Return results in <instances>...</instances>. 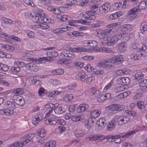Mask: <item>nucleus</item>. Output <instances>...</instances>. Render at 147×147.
<instances>
[{
	"label": "nucleus",
	"mask_w": 147,
	"mask_h": 147,
	"mask_svg": "<svg viewBox=\"0 0 147 147\" xmlns=\"http://www.w3.org/2000/svg\"><path fill=\"white\" fill-rule=\"evenodd\" d=\"M2 49H5L9 51H12L14 50V47L8 44H3Z\"/></svg>",
	"instance_id": "nucleus-52"
},
{
	"label": "nucleus",
	"mask_w": 147,
	"mask_h": 147,
	"mask_svg": "<svg viewBox=\"0 0 147 147\" xmlns=\"http://www.w3.org/2000/svg\"><path fill=\"white\" fill-rule=\"evenodd\" d=\"M14 65H17L18 67H24L25 66H27V64L24 62L20 61H15L14 62Z\"/></svg>",
	"instance_id": "nucleus-50"
},
{
	"label": "nucleus",
	"mask_w": 147,
	"mask_h": 147,
	"mask_svg": "<svg viewBox=\"0 0 147 147\" xmlns=\"http://www.w3.org/2000/svg\"><path fill=\"white\" fill-rule=\"evenodd\" d=\"M55 108L54 112L56 114L60 115L63 113V108L61 107H58Z\"/></svg>",
	"instance_id": "nucleus-56"
},
{
	"label": "nucleus",
	"mask_w": 147,
	"mask_h": 147,
	"mask_svg": "<svg viewBox=\"0 0 147 147\" xmlns=\"http://www.w3.org/2000/svg\"><path fill=\"white\" fill-rule=\"evenodd\" d=\"M140 11L136 6L131 9L128 13V15L133 19L135 18L138 16V12Z\"/></svg>",
	"instance_id": "nucleus-19"
},
{
	"label": "nucleus",
	"mask_w": 147,
	"mask_h": 147,
	"mask_svg": "<svg viewBox=\"0 0 147 147\" xmlns=\"http://www.w3.org/2000/svg\"><path fill=\"white\" fill-rule=\"evenodd\" d=\"M120 136L119 135L116 136L113 135L110 137V138L111 139V142H114L115 143H118L120 142L121 139L120 138Z\"/></svg>",
	"instance_id": "nucleus-42"
},
{
	"label": "nucleus",
	"mask_w": 147,
	"mask_h": 147,
	"mask_svg": "<svg viewBox=\"0 0 147 147\" xmlns=\"http://www.w3.org/2000/svg\"><path fill=\"white\" fill-rule=\"evenodd\" d=\"M89 108L88 105L85 103L80 104L76 109V111L78 113H81L87 110Z\"/></svg>",
	"instance_id": "nucleus-21"
},
{
	"label": "nucleus",
	"mask_w": 147,
	"mask_h": 147,
	"mask_svg": "<svg viewBox=\"0 0 147 147\" xmlns=\"http://www.w3.org/2000/svg\"><path fill=\"white\" fill-rule=\"evenodd\" d=\"M95 18L93 12L90 11H88L87 16L85 17V19L86 20H94Z\"/></svg>",
	"instance_id": "nucleus-38"
},
{
	"label": "nucleus",
	"mask_w": 147,
	"mask_h": 147,
	"mask_svg": "<svg viewBox=\"0 0 147 147\" xmlns=\"http://www.w3.org/2000/svg\"><path fill=\"white\" fill-rule=\"evenodd\" d=\"M130 82V78L128 77H121L118 78L117 80V83L118 84L122 85H127Z\"/></svg>",
	"instance_id": "nucleus-11"
},
{
	"label": "nucleus",
	"mask_w": 147,
	"mask_h": 147,
	"mask_svg": "<svg viewBox=\"0 0 147 147\" xmlns=\"http://www.w3.org/2000/svg\"><path fill=\"white\" fill-rule=\"evenodd\" d=\"M83 24H89V22L86 20L82 19L79 20H71L68 22V24L71 26H77L76 22Z\"/></svg>",
	"instance_id": "nucleus-16"
},
{
	"label": "nucleus",
	"mask_w": 147,
	"mask_h": 147,
	"mask_svg": "<svg viewBox=\"0 0 147 147\" xmlns=\"http://www.w3.org/2000/svg\"><path fill=\"white\" fill-rule=\"evenodd\" d=\"M59 106V104L58 103H55V104H53L52 103H50L49 104H47L45 105V107L47 109H49L50 108H53L54 107Z\"/></svg>",
	"instance_id": "nucleus-63"
},
{
	"label": "nucleus",
	"mask_w": 147,
	"mask_h": 147,
	"mask_svg": "<svg viewBox=\"0 0 147 147\" xmlns=\"http://www.w3.org/2000/svg\"><path fill=\"white\" fill-rule=\"evenodd\" d=\"M1 22L3 24L8 25H11L13 24L12 20L4 17H2L1 18Z\"/></svg>",
	"instance_id": "nucleus-44"
},
{
	"label": "nucleus",
	"mask_w": 147,
	"mask_h": 147,
	"mask_svg": "<svg viewBox=\"0 0 147 147\" xmlns=\"http://www.w3.org/2000/svg\"><path fill=\"white\" fill-rule=\"evenodd\" d=\"M11 70L12 74H16L20 71V68L18 67H13L11 69Z\"/></svg>",
	"instance_id": "nucleus-61"
},
{
	"label": "nucleus",
	"mask_w": 147,
	"mask_h": 147,
	"mask_svg": "<svg viewBox=\"0 0 147 147\" xmlns=\"http://www.w3.org/2000/svg\"><path fill=\"white\" fill-rule=\"evenodd\" d=\"M115 30L114 28L107 29L103 30L98 29L96 30L94 34L101 39V41L104 45L110 46L121 39L125 34L124 33L117 34L112 37L108 36V34L111 35L115 33Z\"/></svg>",
	"instance_id": "nucleus-1"
},
{
	"label": "nucleus",
	"mask_w": 147,
	"mask_h": 147,
	"mask_svg": "<svg viewBox=\"0 0 147 147\" xmlns=\"http://www.w3.org/2000/svg\"><path fill=\"white\" fill-rule=\"evenodd\" d=\"M68 50L70 51V53H69V51H67V50L62 51L61 53V56L62 57H74V55L71 53H71V51L69 50V49Z\"/></svg>",
	"instance_id": "nucleus-41"
},
{
	"label": "nucleus",
	"mask_w": 147,
	"mask_h": 147,
	"mask_svg": "<svg viewBox=\"0 0 147 147\" xmlns=\"http://www.w3.org/2000/svg\"><path fill=\"white\" fill-rule=\"evenodd\" d=\"M62 9V7H60L59 9H56L53 8L52 6H49L48 7L47 9L49 11H52L53 13L56 14H59L61 12V11L60 10Z\"/></svg>",
	"instance_id": "nucleus-34"
},
{
	"label": "nucleus",
	"mask_w": 147,
	"mask_h": 147,
	"mask_svg": "<svg viewBox=\"0 0 147 147\" xmlns=\"http://www.w3.org/2000/svg\"><path fill=\"white\" fill-rule=\"evenodd\" d=\"M105 117L100 118L97 120L95 126L96 130L99 131L103 129L105 126Z\"/></svg>",
	"instance_id": "nucleus-10"
},
{
	"label": "nucleus",
	"mask_w": 147,
	"mask_h": 147,
	"mask_svg": "<svg viewBox=\"0 0 147 147\" xmlns=\"http://www.w3.org/2000/svg\"><path fill=\"white\" fill-rule=\"evenodd\" d=\"M117 48L118 51L121 53L124 52L127 49L126 44L124 42L119 43L118 45Z\"/></svg>",
	"instance_id": "nucleus-31"
},
{
	"label": "nucleus",
	"mask_w": 147,
	"mask_h": 147,
	"mask_svg": "<svg viewBox=\"0 0 147 147\" xmlns=\"http://www.w3.org/2000/svg\"><path fill=\"white\" fill-rule=\"evenodd\" d=\"M83 118V115H76L72 116L71 117V120L74 121H79Z\"/></svg>",
	"instance_id": "nucleus-47"
},
{
	"label": "nucleus",
	"mask_w": 147,
	"mask_h": 147,
	"mask_svg": "<svg viewBox=\"0 0 147 147\" xmlns=\"http://www.w3.org/2000/svg\"><path fill=\"white\" fill-rule=\"evenodd\" d=\"M144 77V74L141 72H138L135 73L134 76L135 79L138 81L143 79Z\"/></svg>",
	"instance_id": "nucleus-45"
},
{
	"label": "nucleus",
	"mask_w": 147,
	"mask_h": 147,
	"mask_svg": "<svg viewBox=\"0 0 147 147\" xmlns=\"http://www.w3.org/2000/svg\"><path fill=\"white\" fill-rule=\"evenodd\" d=\"M38 23H40V24L37 25L36 27L37 28H41L42 29H47L49 28V26L48 24L44 22H41V20Z\"/></svg>",
	"instance_id": "nucleus-37"
},
{
	"label": "nucleus",
	"mask_w": 147,
	"mask_h": 147,
	"mask_svg": "<svg viewBox=\"0 0 147 147\" xmlns=\"http://www.w3.org/2000/svg\"><path fill=\"white\" fill-rule=\"evenodd\" d=\"M53 109H51L49 110L46 113L45 115V118H49L46 119H53V118H54V117H56V116L52 114Z\"/></svg>",
	"instance_id": "nucleus-36"
},
{
	"label": "nucleus",
	"mask_w": 147,
	"mask_h": 147,
	"mask_svg": "<svg viewBox=\"0 0 147 147\" xmlns=\"http://www.w3.org/2000/svg\"><path fill=\"white\" fill-rule=\"evenodd\" d=\"M84 68L86 71L88 72H90L94 70V67L90 64H87L84 67Z\"/></svg>",
	"instance_id": "nucleus-60"
},
{
	"label": "nucleus",
	"mask_w": 147,
	"mask_h": 147,
	"mask_svg": "<svg viewBox=\"0 0 147 147\" xmlns=\"http://www.w3.org/2000/svg\"><path fill=\"white\" fill-rule=\"evenodd\" d=\"M90 93L94 98H97L100 95V91L97 90L95 87H93L90 89Z\"/></svg>",
	"instance_id": "nucleus-30"
},
{
	"label": "nucleus",
	"mask_w": 147,
	"mask_h": 147,
	"mask_svg": "<svg viewBox=\"0 0 147 147\" xmlns=\"http://www.w3.org/2000/svg\"><path fill=\"white\" fill-rule=\"evenodd\" d=\"M91 4L90 5V8L92 9H96L98 7V4L94 0H92L91 1Z\"/></svg>",
	"instance_id": "nucleus-57"
},
{
	"label": "nucleus",
	"mask_w": 147,
	"mask_h": 147,
	"mask_svg": "<svg viewBox=\"0 0 147 147\" xmlns=\"http://www.w3.org/2000/svg\"><path fill=\"white\" fill-rule=\"evenodd\" d=\"M111 60L110 59H109L104 60L99 62L97 64V65L98 67H107V63H111Z\"/></svg>",
	"instance_id": "nucleus-33"
},
{
	"label": "nucleus",
	"mask_w": 147,
	"mask_h": 147,
	"mask_svg": "<svg viewBox=\"0 0 147 147\" xmlns=\"http://www.w3.org/2000/svg\"><path fill=\"white\" fill-rule=\"evenodd\" d=\"M111 8V6L110 3H105L99 6L98 12L100 14H105L109 12Z\"/></svg>",
	"instance_id": "nucleus-5"
},
{
	"label": "nucleus",
	"mask_w": 147,
	"mask_h": 147,
	"mask_svg": "<svg viewBox=\"0 0 147 147\" xmlns=\"http://www.w3.org/2000/svg\"><path fill=\"white\" fill-rule=\"evenodd\" d=\"M26 17H30L33 21L35 22L38 23L40 22V19L41 22L48 23L51 22V19L48 17L47 15L43 12V10L40 9H38L35 12H30L27 11L24 13Z\"/></svg>",
	"instance_id": "nucleus-2"
},
{
	"label": "nucleus",
	"mask_w": 147,
	"mask_h": 147,
	"mask_svg": "<svg viewBox=\"0 0 147 147\" xmlns=\"http://www.w3.org/2000/svg\"><path fill=\"white\" fill-rule=\"evenodd\" d=\"M143 80L139 83V85L142 91L145 92L147 91V85Z\"/></svg>",
	"instance_id": "nucleus-51"
},
{
	"label": "nucleus",
	"mask_w": 147,
	"mask_h": 147,
	"mask_svg": "<svg viewBox=\"0 0 147 147\" xmlns=\"http://www.w3.org/2000/svg\"><path fill=\"white\" fill-rule=\"evenodd\" d=\"M146 55V53L144 51H137L135 53L131 54L130 57L132 60H138L141 57H145Z\"/></svg>",
	"instance_id": "nucleus-7"
},
{
	"label": "nucleus",
	"mask_w": 147,
	"mask_h": 147,
	"mask_svg": "<svg viewBox=\"0 0 147 147\" xmlns=\"http://www.w3.org/2000/svg\"><path fill=\"white\" fill-rule=\"evenodd\" d=\"M43 114L41 113H38L33 117L32 121V123L36 125L38 123L43 119Z\"/></svg>",
	"instance_id": "nucleus-17"
},
{
	"label": "nucleus",
	"mask_w": 147,
	"mask_h": 147,
	"mask_svg": "<svg viewBox=\"0 0 147 147\" xmlns=\"http://www.w3.org/2000/svg\"><path fill=\"white\" fill-rule=\"evenodd\" d=\"M26 35L28 37L30 38H33L35 35L34 32L31 30L28 29L26 30Z\"/></svg>",
	"instance_id": "nucleus-59"
},
{
	"label": "nucleus",
	"mask_w": 147,
	"mask_h": 147,
	"mask_svg": "<svg viewBox=\"0 0 147 147\" xmlns=\"http://www.w3.org/2000/svg\"><path fill=\"white\" fill-rule=\"evenodd\" d=\"M80 78L81 81L84 82L86 81L88 75L86 74L84 71L82 72L79 73Z\"/></svg>",
	"instance_id": "nucleus-55"
},
{
	"label": "nucleus",
	"mask_w": 147,
	"mask_h": 147,
	"mask_svg": "<svg viewBox=\"0 0 147 147\" xmlns=\"http://www.w3.org/2000/svg\"><path fill=\"white\" fill-rule=\"evenodd\" d=\"M46 131L44 129L42 128L37 132V135H35L32 138V140L38 142L42 143V141L40 138L44 137L46 136Z\"/></svg>",
	"instance_id": "nucleus-6"
},
{
	"label": "nucleus",
	"mask_w": 147,
	"mask_h": 147,
	"mask_svg": "<svg viewBox=\"0 0 147 147\" xmlns=\"http://www.w3.org/2000/svg\"><path fill=\"white\" fill-rule=\"evenodd\" d=\"M0 34L1 35L3 36L2 40L6 42H10L11 41L10 39L17 42H21V39L20 38L13 35H11L9 36L6 33L3 32H1Z\"/></svg>",
	"instance_id": "nucleus-4"
},
{
	"label": "nucleus",
	"mask_w": 147,
	"mask_h": 147,
	"mask_svg": "<svg viewBox=\"0 0 147 147\" xmlns=\"http://www.w3.org/2000/svg\"><path fill=\"white\" fill-rule=\"evenodd\" d=\"M100 111L98 109H95L92 111L90 113L91 117L95 118L98 117L100 115Z\"/></svg>",
	"instance_id": "nucleus-43"
},
{
	"label": "nucleus",
	"mask_w": 147,
	"mask_h": 147,
	"mask_svg": "<svg viewBox=\"0 0 147 147\" xmlns=\"http://www.w3.org/2000/svg\"><path fill=\"white\" fill-rule=\"evenodd\" d=\"M59 14H57V16H56L58 20L62 22L67 21L68 18L69 17L68 16L66 15H61Z\"/></svg>",
	"instance_id": "nucleus-39"
},
{
	"label": "nucleus",
	"mask_w": 147,
	"mask_h": 147,
	"mask_svg": "<svg viewBox=\"0 0 147 147\" xmlns=\"http://www.w3.org/2000/svg\"><path fill=\"white\" fill-rule=\"evenodd\" d=\"M73 98L72 94H67L63 96V100L64 102H71Z\"/></svg>",
	"instance_id": "nucleus-35"
},
{
	"label": "nucleus",
	"mask_w": 147,
	"mask_h": 147,
	"mask_svg": "<svg viewBox=\"0 0 147 147\" xmlns=\"http://www.w3.org/2000/svg\"><path fill=\"white\" fill-rule=\"evenodd\" d=\"M90 141H96L98 140H104L106 139L105 137L100 134H93L90 135L88 137Z\"/></svg>",
	"instance_id": "nucleus-12"
},
{
	"label": "nucleus",
	"mask_w": 147,
	"mask_h": 147,
	"mask_svg": "<svg viewBox=\"0 0 147 147\" xmlns=\"http://www.w3.org/2000/svg\"><path fill=\"white\" fill-rule=\"evenodd\" d=\"M69 50L71 51V53H79L80 52H87V49L83 47H79L71 48H69Z\"/></svg>",
	"instance_id": "nucleus-24"
},
{
	"label": "nucleus",
	"mask_w": 147,
	"mask_h": 147,
	"mask_svg": "<svg viewBox=\"0 0 147 147\" xmlns=\"http://www.w3.org/2000/svg\"><path fill=\"white\" fill-rule=\"evenodd\" d=\"M28 70L31 72H36L38 70V67L36 64L29 63L27 64Z\"/></svg>",
	"instance_id": "nucleus-25"
},
{
	"label": "nucleus",
	"mask_w": 147,
	"mask_h": 147,
	"mask_svg": "<svg viewBox=\"0 0 147 147\" xmlns=\"http://www.w3.org/2000/svg\"><path fill=\"white\" fill-rule=\"evenodd\" d=\"M14 102L17 104L21 106L24 105L25 101L24 98L21 96L15 95L13 97Z\"/></svg>",
	"instance_id": "nucleus-13"
},
{
	"label": "nucleus",
	"mask_w": 147,
	"mask_h": 147,
	"mask_svg": "<svg viewBox=\"0 0 147 147\" xmlns=\"http://www.w3.org/2000/svg\"><path fill=\"white\" fill-rule=\"evenodd\" d=\"M131 93V92L129 91H125L119 94L117 96V97L119 98H126L128 96L130 95Z\"/></svg>",
	"instance_id": "nucleus-46"
},
{
	"label": "nucleus",
	"mask_w": 147,
	"mask_h": 147,
	"mask_svg": "<svg viewBox=\"0 0 147 147\" xmlns=\"http://www.w3.org/2000/svg\"><path fill=\"white\" fill-rule=\"evenodd\" d=\"M110 59L111 60V62L114 64H118L121 62L123 60V58L122 55H119L113 57Z\"/></svg>",
	"instance_id": "nucleus-20"
},
{
	"label": "nucleus",
	"mask_w": 147,
	"mask_h": 147,
	"mask_svg": "<svg viewBox=\"0 0 147 147\" xmlns=\"http://www.w3.org/2000/svg\"><path fill=\"white\" fill-rule=\"evenodd\" d=\"M98 42L96 40H85L82 41V45L84 47H91L97 48Z\"/></svg>",
	"instance_id": "nucleus-9"
},
{
	"label": "nucleus",
	"mask_w": 147,
	"mask_h": 147,
	"mask_svg": "<svg viewBox=\"0 0 147 147\" xmlns=\"http://www.w3.org/2000/svg\"><path fill=\"white\" fill-rule=\"evenodd\" d=\"M15 102L10 101H7L5 102V106L7 108L14 111V110L16 107Z\"/></svg>",
	"instance_id": "nucleus-29"
},
{
	"label": "nucleus",
	"mask_w": 147,
	"mask_h": 147,
	"mask_svg": "<svg viewBox=\"0 0 147 147\" xmlns=\"http://www.w3.org/2000/svg\"><path fill=\"white\" fill-rule=\"evenodd\" d=\"M63 89L61 88H58L56 90L50 92L49 93V96L50 97H53L58 94H60L62 91Z\"/></svg>",
	"instance_id": "nucleus-28"
},
{
	"label": "nucleus",
	"mask_w": 147,
	"mask_h": 147,
	"mask_svg": "<svg viewBox=\"0 0 147 147\" xmlns=\"http://www.w3.org/2000/svg\"><path fill=\"white\" fill-rule=\"evenodd\" d=\"M51 57H42L39 58L38 59H33L32 62L35 64H40L45 61L49 62L51 60Z\"/></svg>",
	"instance_id": "nucleus-18"
},
{
	"label": "nucleus",
	"mask_w": 147,
	"mask_h": 147,
	"mask_svg": "<svg viewBox=\"0 0 147 147\" xmlns=\"http://www.w3.org/2000/svg\"><path fill=\"white\" fill-rule=\"evenodd\" d=\"M116 125V120L113 119L109 122L106 127V129L108 131L113 130Z\"/></svg>",
	"instance_id": "nucleus-26"
},
{
	"label": "nucleus",
	"mask_w": 147,
	"mask_h": 147,
	"mask_svg": "<svg viewBox=\"0 0 147 147\" xmlns=\"http://www.w3.org/2000/svg\"><path fill=\"white\" fill-rule=\"evenodd\" d=\"M31 139V137L30 135L28 134L27 136L21 138V140L23 141L22 142L18 141L14 142L15 143L16 147H20L23 146L24 144H25L29 142Z\"/></svg>",
	"instance_id": "nucleus-8"
},
{
	"label": "nucleus",
	"mask_w": 147,
	"mask_h": 147,
	"mask_svg": "<svg viewBox=\"0 0 147 147\" xmlns=\"http://www.w3.org/2000/svg\"><path fill=\"white\" fill-rule=\"evenodd\" d=\"M122 2H117L114 3L113 6L115 9H119L121 7L123 8Z\"/></svg>",
	"instance_id": "nucleus-58"
},
{
	"label": "nucleus",
	"mask_w": 147,
	"mask_h": 147,
	"mask_svg": "<svg viewBox=\"0 0 147 147\" xmlns=\"http://www.w3.org/2000/svg\"><path fill=\"white\" fill-rule=\"evenodd\" d=\"M107 110L109 111H117L118 109L117 104H115L111 105L107 107Z\"/></svg>",
	"instance_id": "nucleus-49"
},
{
	"label": "nucleus",
	"mask_w": 147,
	"mask_h": 147,
	"mask_svg": "<svg viewBox=\"0 0 147 147\" xmlns=\"http://www.w3.org/2000/svg\"><path fill=\"white\" fill-rule=\"evenodd\" d=\"M136 4L137 5L136 6L139 9L140 11V10L143 9L147 8V1H143L139 2H136Z\"/></svg>",
	"instance_id": "nucleus-23"
},
{
	"label": "nucleus",
	"mask_w": 147,
	"mask_h": 147,
	"mask_svg": "<svg viewBox=\"0 0 147 147\" xmlns=\"http://www.w3.org/2000/svg\"><path fill=\"white\" fill-rule=\"evenodd\" d=\"M98 52L103 51L107 53H110L112 52L111 49L109 47H99L98 50Z\"/></svg>",
	"instance_id": "nucleus-53"
},
{
	"label": "nucleus",
	"mask_w": 147,
	"mask_h": 147,
	"mask_svg": "<svg viewBox=\"0 0 147 147\" xmlns=\"http://www.w3.org/2000/svg\"><path fill=\"white\" fill-rule=\"evenodd\" d=\"M14 111L8 109H4L0 110V114L9 116L13 114Z\"/></svg>",
	"instance_id": "nucleus-27"
},
{
	"label": "nucleus",
	"mask_w": 147,
	"mask_h": 147,
	"mask_svg": "<svg viewBox=\"0 0 147 147\" xmlns=\"http://www.w3.org/2000/svg\"><path fill=\"white\" fill-rule=\"evenodd\" d=\"M83 66V63L81 62L75 61L74 63V67L77 69L82 67Z\"/></svg>",
	"instance_id": "nucleus-64"
},
{
	"label": "nucleus",
	"mask_w": 147,
	"mask_h": 147,
	"mask_svg": "<svg viewBox=\"0 0 147 147\" xmlns=\"http://www.w3.org/2000/svg\"><path fill=\"white\" fill-rule=\"evenodd\" d=\"M131 27L132 26L130 24H124L120 26L119 28V29L123 32H124L129 30Z\"/></svg>",
	"instance_id": "nucleus-40"
},
{
	"label": "nucleus",
	"mask_w": 147,
	"mask_h": 147,
	"mask_svg": "<svg viewBox=\"0 0 147 147\" xmlns=\"http://www.w3.org/2000/svg\"><path fill=\"white\" fill-rule=\"evenodd\" d=\"M111 97V93H108L104 94H102L97 98V101L99 102H102L106 99L110 98Z\"/></svg>",
	"instance_id": "nucleus-22"
},
{
	"label": "nucleus",
	"mask_w": 147,
	"mask_h": 147,
	"mask_svg": "<svg viewBox=\"0 0 147 147\" xmlns=\"http://www.w3.org/2000/svg\"><path fill=\"white\" fill-rule=\"evenodd\" d=\"M131 72V71L129 69L123 68L118 69L116 72V74L119 76L128 75Z\"/></svg>",
	"instance_id": "nucleus-14"
},
{
	"label": "nucleus",
	"mask_w": 147,
	"mask_h": 147,
	"mask_svg": "<svg viewBox=\"0 0 147 147\" xmlns=\"http://www.w3.org/2000/svg\"><path fill=\"white\" fill-rule=\"evenodd\" d=\"M59 27L62 33L67 30H70L73 29L72 27L68 26L65 24H61L59 26Z\"/></svg>",
	"instance_id": "nucleus-32"
},
{
	"label": "nucleus",
	"mask_w": 147,
	"mask_h": 147,
	"mask_svg": "<svg viewBox=\"0 0 147 147\" xmlns=\"http://www.w3.org/2000/svg\"><path fill=\"white\" fill-rule=\"evenodd\" d=\"M140 29L142 32H144L147 30V25L146 22H143L141 24Z\"/></svg>",
	"instance_id": "nucleus-54"
},
{
	"label": "nucleus",
	"mask_w": 147,
	"mask_h": 147,
	"mask_svg": "<svg viewBox=\"0 0 147 147\" xmlns=\"http://www.w3.org/2000/svg\"><path fill=\"white\" fill-rule=\"evenodd\" d=\"M54 117L55 118H53V119H45L44 121L45 123L47 125H55L57 123L62 125H65L66 124V122L64 120L60 119L56 116Z\"/></svg>",
	"instance_id": "nucleus-3"
},
{
	"label": "nucleus",
	"mask_w": 147,
	"mask_h": 147,
	"mask_svg": "<svg viewBox=\"0 0 147 147\" xmlns=\"http://www.w3.org/2000/svg\"><path fill=\"white\" fill-rule=\"evenodd\" d=\"M64 73V70L61 69H55L51 71L52 74L55 75H61L63 74Z\"/></svg>",
	"instance_id": "nucleus-48"
},
{
	"label": "nucleus",
	"mask_w": 147,
	"mask_h": 147,
	"mask_svg": "<svg viewBox=\"0 0 147 147\" xmlns=\"http://www.w3.org/2000/svg\"><path fill=\"white\" fill-rule=\"evenodd\" d=\"M9 68L8 66L6 65L0 63V71H6Z\"/></svg>",
	"instance_id": "nucleus-62"
},
{
	"label": "nucleus",
	"mask_w": 147,
	"mask_h": 147,
	"mask_svg": "<svg viewBox=\"0 0 147 147\" xmlns=\"http://www.w3.org/2000/svg\"><path fill=\"white\" fill-rule=\"evenodd\" d=\"M129 120V117L127 116H120L117 118V123L118 125H121L127 123Z\"/></svg>",
	"instance_id": "nucleus-15"
}]
</instances>
